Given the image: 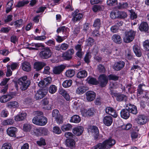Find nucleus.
I'll use <instances>...</instances> for the list:
<instances>
[{
  "label": "nucleus",
  "instance_id": "e433bc0d",
  "mask_svg": "<svg viewBox=\"0 0 149 149\" xmlns=\"http://www.w3.org/2000/svg\"><path fill=\"white\" fill-rule=\"evenodd\" d=\"M59 93L60 94L64 97L68 101L70 100V96L66 91L62 89L60 90Z\"/></svg>",
  "mask_w": 149,
  "mask_h": 149
},
{
  "label": "nucleus",
  "instance_id": "4be33fe9",
  "mask_svg": "<svg viewBox=\"0 0 149 149\" xmlns=\"http://www.w3.org/2000/svg\"><path fill=\"white\" fill-rule=\"evenodd\" d=\"M104 124L107 126H110L113 122V118L110 116H107L103 119Z\"/></svg>",
  "mask_w": 149,
  "mask_h": 149
},
{
  "label": "nucleus",
  "instance_id": "4d7b16f0",
  "mask_svg": "<svg viewBox=\"0 0 149 149\" xmlns=\"http://www.w3.org/2000/svg\"><path fill=\"white\" fill-rule=\"evenodd\" d=\"M32 128V126L30 124H25L23 126V130L25 132H29Z\"/></svg>",
  "mask_w": 149,
  "mask_h": 149
},
{
  "label": "nucleus",
  "instance_id": "f3484780",
  "mask_svg": "<svg viewBox=\"0 0 149 149\" xmlns=\"http://www.w3.org/2000/svg\"><path fill=\"white\" fill-rule=\"evenodd\" d=\"M69 29L68 27H66L65 26H62L59 27L57 30V32L58 33L62 31L63 33L65 35L64 36V37L65 38H67L69 34Z\"/></svg>",
  "mask_w": 149,
  "mask_h": 149
},
{
  "label": "nucleus",
  "instance_id": "09e8293b",
  "mask_svg": "<svg viewBox=\"0 0 149 149\" xmlns=\"http://www.w3.org/2000/svg\"><path fill=\"white\" fill-rule=\"evenodd\" d=\"M87 80L89 83L93 85H97L98 84V81L96 79L91 77H88Z\"/></svg>",
  "mask_w": 149,
  "mask_h": 149
},
{
  "label": "nucleus",
  "instance_id": "4468645a",
  "mask_svg": "<svg viewBox=\"0 0 149 149\" xmlns=\"http://www.w3.org/2000/svg\"><path fill=\"white\" fill-rule=\"evenodd\" d=\"M125 63L122 61L115 62L113 66V68L116 71L121 70L125 66Z\"/></svg>",
  "mask_w": 149,
  "mask_h": 149
},
{
  "label": "nucleus",
  "instance_id": "3c124183",
  "mask_svg": "<svg viewBox=\"0 0 149 149\" xmlns=\"http://www.w3.org/2000/svg\"><path fill=\"white\" fill-rule=\"evenodd\" d=\"M126 88L127 89L128 92L131 93H133L135 91V87L132 86L130 84L126 85Z\"/></svg>",
  "mask_w": 149,
  "mask_h": 149
},
{
  "label": "nucleus",
  "instance_id": "b1692460",
  "mask_svg": "<svg viewBox=\"0 0 149 149\" xmlns=\"http://www.w3.org/2000/svg\"><path fill=\"white\" fill-rule=\"evenodd\" d=\"M130 112L126 109H122L120 112L121 117L125 119H128L130 116Z\"/></svg>",
  "mask_w": 149,
  "mask_h": 149
},
{
  "label": "nucleus",
  "instance_id": "dca6fc26",
  "mask_svg": "<svg viewBox=\"0 0 149 149\" xmlns=\"http://www.w3.org/2000/svg\"><path fill=\"white\" fill-rule=\"evenodd\" d=\"M104 142V143L105 144V148L106 149L110 148L116 143L115 140L111 138H110Z\"/></svg>",
  "mask_w": 149,
  "mask_h": 149
},
{
  "label": "nucleus",
  "instance_id": "bf43d9fd",
  "mask_svg": "<svg viewBox=\"0 0 149 149\" xmlns=\"http://www.w3.org/2000/svg\"><path fill=\"white\" fill-rule=\"evenodd\" d=\"M64 136L67 139H72L74 138L75 136L74 135L72 132H65Z\"/></svg>",
  "mask_w": 149,
  "mask_h": 149
},
{
  "label": "nucleus",
  "instance_id": "13d9d810",
  "mask_svg": "<svg viewBox=\"0 0 149 149\" xmlns=\"http://www.w3.org/2000/svg\"><path fill=\"white\" fill-rule=\"evenodd\" d=\"M110 17L112 19H115L116 18H118V11L111 12L110 14Z\"/></svg>",
  "mask_w": 149,
  "mask_h": 149
},
{
  "label": "nucleus",
  "instance_id": "1a4fd4ad",
  "mask_svg": "<svg viewBox=\"0 0 149 149\" xmlns=\"http://www.w3.org/2000/svg\"><path fill=\"white\" fill-rule=\"evenodd\" d=\"M74 53V50L72 49H69L62 54V57L65 60H69L72 58V55Z\"/></svg>",
  "mask_w": 149,
  "mask_h": 149
},
{
  "label": "nucleus",
  "instance_id": "2eb2a0df",
  "mask_svg": "<svg viewBox=\"0 0 149 149\" xmlns=\"http://www.w3.org/2000/svg\"><path fill=\"white\" fill-rule=\"evenodd\" d=\"M46 65V63L43 62H36L34 63L33 68L36 71H39L41 70Z\"/></svg>",
  "mask_w": 149,
  "mask_h": 149
},
{
  "label": "nucleus",
  "instance_id": "052dcab7",
  "mask_svg": "<svg viewBox=\"0 0 149 149\" xmlns=\"http://www.w3.org/2000/svg\"><path fill=\"white\" fill-rule=\"evenodd\" d=\"M97 69L98 71L101 73H104L105 71L104 67L102 64H99L97 66Z\"/></svg>",
  "mask_w": 149,
  "mask_h": 149
},
{
  "label": "nucleus",
  "instance_id": "a211bd4d",
  "mask_svg": "<svg viewBox=\"0 0 149 149\" xmlns=\"http://www.w3.org/2000/svg\"><path fill=\"white\" fill-rule=\"evenodd\" d=\"M86 98L88 101H93L95 98L96 93L93 91H88L86 93Z\"/></svg>",
  "mask_w": 149,
  "mask_h": 149
},
{
  "label": "nucleus",
  "instance_id": "ddd939ff",
  "mask_svg": "<svg viewBox=\"0 0 149 149\" xmlns=\"http://www.w3.org/2000/svg\"><path fill=\"white\" fill-rule=\"evenodd\" d=\"M83 131L84 128L81 126L76 127L73 128L72 130V132L74 135L77 136L81 135Z\"/></svg>",
  "mask_w": 149,
  "mask_h": 149
},
{
  "label": "nucleus",
  "instance_id": "473e14b6",
  "mask_svg": "<svg viewBox=\"0 0 149 149\" xmlns=\"http://www.w3.org/2000/svg\"><path fill=\"white\" fill-rule=\"evenodd\" d=\"M65 142V145L71 148L73 147L75 145V142L72 139H67Z\"/></svg>",
  "mask_w": 149,
  "mask_h": 149
},
{
  "label": "nucleus",
  "instance_id": "a19ab883",
  "mask_svg": "<svg viewBox=\"0 0 149 149\" xmlns=\"http://www.w3.org/2000/svg\"><path fill=\"white\" fill-rule=\"evenodd\" d=\"M72 83V81L70 79L64 81L62 83V86L64 88H66L70 87Z\"/></svg>",
  "mask_w": 149,
  "mask_h": 149
},
{
  "label": "nucleus",
  "instance_id": "680f3d73",
  "mask_svg": "<svg viewBox=\"0 0 149 149\" xmlns=\"http://www.w3.org/2000/svg\"><path fill=\"white\" fill-rule=\"evenodd\" d=\"M143 46L145 50L149 51V40L144 41L143 43Z\"/></svg>",
  "mask_w": 149,
  "mask_h": 149
},
{
  "label": "nucleus",
  "instance_id": "f8f14e48",
  "mask_svg": "<svg viewBox=\"0 0 149 149\" xmlns=\"http://www.w3.org/2000/svg\"><path fill=\"white\" fill-rule=\"evenodd\" d=\"M135 120L138 124L143 125L147 122V118L144 115H139L135 119Z\"/></svg>",
  "mask_w": 149,
  "mask_h": 149
},
{
  "label": "nucleus",
  "instance_id": "0e129e2a",
  "mask_svg": "<svg viewBox=\"0 0 149 149\" xmlns=\"http://www.w3.org/2000/svg\"><path fill=\"white\" fill-rule=\"evenodd\" d=\"M7 101L10 100L13 98L15 96V93L11 92L10 93L6 95Z\"/></svg>",
  "mask_w": 149,
  "mask_h": 149
},
{
  "label": "nucleus",
  "instance_id": "cd10ccee",
  "mask_svg": "<svg viewBox=\"0 0 149 149\" xmlns=\"http://www.w3.org/2000/svg\"><path fill=\"white\" fill-rule=\"evenodd\" d=\"M139 28L140 31H146L148 29V24L146 22H142L139 26Z\"/></svg>",
  "mask_w": 149,
  "mask_h": 149
},
{
  "label": "nucleus",
  "instance_id": "4c0bfd02",
  "mask_svg": "<svg viewBox=\"0 0 149 149\" xmlns=\"http://www.w3.org/2000/svg\"><path fill=\"white\" fill-rule=\"evenodd\" d=\"M42 102L43 105L44 107H43L44 109L47 110H50L51 109V107L50 106H47L49 103V100L47 99L44 98L42 100Z\"/></svg>",
  "mask_w": 149,
  "mask_h": 149
},
{
  "label": "nucleus",
  "instance_id": "423d86ee",
  "mask_svg": "<svg viewBox=\"0 0 149 149\" xmlns=\"http://www.w3.org/2000/svg\"><path fill=\"white\" fill-rule=\"evenodd\" d=\"M79 10L76 9L72 13V21L74 22L79 21L82 18L83 15L82 13H79Z\"/></svg>",
  "mask_w": 149,
  "mask_h": 149
},
{
  "label": "nucleus",
  "instance_id": "6e6d98bb",
  "mask_svg": "<svg viewBox=\"0 0 149 149\" xmlns=\"http://www.w3.org/2000/svg\"><path fill=\"white\" fill-rule=\"evenodd\" d=\"M14 123V120L13 119H8L4 120L3 124L4 125H12Z\"/></svg>",
  "mask_w": 149,
  "mask_h": 149
},
{
  "label": "nucleus",
  "instance_id": "2f4dec72",
  "mask_svg": "<svg viewBox=\"0 0 149 149\" xmlns=\"http://www.w3.org/2000/svg\"><path fill=\"white\" fill-rule=\"evenodd\" d=\"M116 100L118 102L126 101L127 99V97L123 94H117L116 95Z\"/></svg>",
  "mask_w": 149,
  "mask_h": 149
},
{
  "label": "nucleus",
  "instance_id": "338daca9",
  "mask_svg": "<svg viewBox=\"0 0 149 149\" xmlns=\"http://www.w3.org/2000/svg\"><path fill=\"white\" fill-rule=\"evenodd\" d=\"M128 6V4L127 2L119 3L118 6V8L120 9L127 8Z\"/></svg>",
  "mask_w": 149,
  "mask_h": 149
},
{
  "label": "nucleus",
  "instance_id": "f03ea898",
  "mask_svg": "<svg viewBox=\"0 0 149 149\" xmlns=\"http://www.w3.org/2000/svg\"><path fill=\"white\" fill-rule=\"evenodd\" d=\"M52 53L50 48L45 47L42 48L39 53V56L42 59H47L50 58L52 55Z\"/></svg>",
  "mask_w": 149,
  "mask_h": 149
},
{
  "label": "nucleus",
  "instance_id": "393cba45",
  "mask_svg": "<svg viewBox=\"0 0 149 149\" xmlns=\"http://www.w3.org/2000/svg\"><path fill=\"white\" fill-rule=\"evenodd\" d=\"M22 69L24 71L29 72L31 70V67L30 63L27 62H24L22 63Z\"/></svg>",
  "mask_w": 149,
  "mask_h": 149
},
{
  "label": "nucleus",
  "instance_id": "c9c22d12",
  "mask_svg": "<svg viewBox=\"0 0 149 149\" xmlns=\"http://www.w3.org/2000/svg\"><path fill=\"white\" fill-rule=\"evenodd\" d=\"M101 25V20L99 19H96L94 21L93 24V27L95 28L96 29H100Z\"/></svg>",
  "mask_w": 149,
  "mask_h": 149
},
{
  "label": "nucleus",
  "instance_id": "49530a36",
  "mask_svg": "<svg viewBox=\"0 0 149 149\" xmlns=\"http://www.w3.org/2000/svg\"><path fill=\"white\" fill-rule=\"evenodd\" d=\"M91 57V53L90 52H88L85 54L84 58V60L85 63L88 64L90 63V59Z\"/></svg>",
  "mask_w": 149,
  "mask_h": 149
},
{
  "label": "nucleus",
  "instance_id": "c03bdc74",
  "mask_svg": "<svg viewBox=\"0 0 149 149\" xmlns=\"http://www.w3.org/2000/svg\"><path fill=\"white\" fill-rule=\"evenodd\" d=\"M31 134L37 136L40 135V127L38 128L36 127H33L31 130Z\"/></svg>",
  "mask_w": 149,
  "mask_h": 149
},
{
  "label": "nucleus",
  "instance_id": "37998d69",
  "mask_svg": "<svg viewBox=\"0 0 149 149\" xmlns=\"http://www.w3.org/2000/svg\"><path fill=\"white\" fill-rule=\"evenodd\" d=\"M40 135H47L49 134L47 129L44 127H40Z\"/></svg>",
  "mask_w": 149,
  "mask_h": 149
},
{
  "label": "nucleus",
  "instance_id": "e2e57ef3",
  "mask_svg": "<svg viewBox=\"0 0 149 149\" xmlns=\"http://www.w3.org/2000/svg\"><path fill=\"white\" fill-rule=\"evenodd\" d=\"M108 77L109 80L115 81L118 80L119 79V77L118 76L113 74L109 75Z\"/></svg>",
  "mask_w": 149,
  "mask_h": 149
},
{
  "label": "nucleus",
  "instance_id": "0eeeda50",
  "mask_svg": "<svg viewBox=\"0 0 149 149\" xmlns=\"http://www.w3.org/2000/svg\"><path fill=\"white\" fill-rule=\"evenodd\" d=\"M83 46L81 44H78L74 46V49L77 51L75 55L77 57L81 58H82L84 53L82 51Z\"/></svg>",
  "mask_w": 149,
  "mask_h": 149
},
{
  "label": "nucleus",
  "instance_id": "5701e85b",
  "mask_svg": "<svg viewBox=\"0 0 149 149\" xmlns=\"http://www.w3.org/2000/svg\"><path fill=\"white\" fill-rule=\"evenodd\" d=\"M88 89V88L84 86H81L78 87L76 89V93L79 95H81L85 92Z\"/></svg>",
  "mask_w": 149,
  "mask_h": 149
},
{
  "label": "nucleus",
  "instance_id": "c756f323",
  "mask_svg": "<svg viewBox=\"0 0 149 149\" xmlns=\"http://www.w3.org/2000/svg\"><path fill=\"white\" fill-rule=\"evenodd\" d=\"M91 131L94 133V138L95 139H97L98 138L99 131L98 127L96 126H93L91 127Z\"/></svg>",
  "mask_w": 149,
  "mask_h": 149
},
{
  "label": "nucleus",
  "instance_id": "864d4df0",
  "mask_svg": "<svg viewBox=\"0 0 149 149\" xmlns=\"http://www.w3.org/2000/svg\"><path fill=\"white\" fill-rule=\"evenodd\" d=\"M48 90L50 93L53 94L56 91L57 88L55 85H52L49 87Z\"/></svg>",
  "mask_w": 149,
  "mask_h": 149
},
{
  "label": "nucleus",
  "instance_id": "6e6552de",
  "mask_svg": "<svg viewBox=\"0 0 149 149\" xmlns=\"http://www.w3.org/2000/svg\"><path fill=\"white\" fill-rule=\"evenodd\" d=\"M108 78L104 74L100 75L99 77V82L102 87L106 86L108 82Z\"/></svg>",
  "mask_w": 149,
  "mask_h": 149
},
{
  "label": "nucleus",
  "instance_id": "603ef678",
  "mask_svg": "<svg viewBox=\"0 0 149 149\" xmlns=\"http://www.w3.org/2000/svg\"><path fill=\"white\" fill-rule=\"evenodd\" d=\"M75 74V71L73 70L70 69L66 71L65 72L66 76L68 77H71L73 76Z\"/></svg>",
  "mask_w": 149,
  "mask_h": 149
},
{
  "label": "nucleus",
  "instance_id": "7c9ffc66",
  "mask_svg": "<svg viewBox=\"0 0 149 149\" xmlns=\"http://www.w3.org/2000/svg\"><path fill=\"white\" fill-rule=\"evenodd\" d=\"M25 113H22L17 115L15 117V120L16 121H22L25 119L26 116Z\"/></svg>",
  "mask_w": 149,
  "mask_h": 149
},
{
  "label": "nucleus",
  "instance_id": "72a5a7b5",
  "mask_svg": "<svg viewBox=\"0 0 149 149\" xmlns=\"http://www.w3.org/2000/svg\"><path fill=\"white\" fill-rule=\"evenodd\" d=\"M87 75V72L85 70H80L77 74V77L79 78H83L86 77Z\"/></svg>",
  "mask_w": 149,
  "mask_h": 149
},
{
  "label": "nucleus",
  "instance_id": "aec40b11",
  "mask_svg": "<svg viewBox=\"0 0 149 149\" xmlns=\"http://www.w3.org/2000/svg\"><path fill=\"white\" fill-rule=\"evenodd\" d=\"M17 129L15 127H11L8 128L7 130L8 134L12 137H16V133Z\"/></svg>",
  "mask_w": 149,
  "mask_h": 149
},
{
  "label": "nucleus",
  "instance_id": "c85d7f7f",
  "mask_svg": "<svg viewBox=\"0 0 149 149\" xmlns=\"http://www.w3.org/2000/svg\"><path fill=\"white\" fill-rule=\"evenodd\" d=\"M81 120L80 117L78 115H75L71 117L70 121L71 123H78L80 122Z\"/></svg>",
  "mask_w": 149,
  "mask_h": 149
},
{
  "label": "nucleus",
  "instance_id": "6ab92c4d",
  "mask_svg": "<svg viewBox=\"0 0 149 149\" xmlns=\"http://www.w3.org/2000/svg\"><path fill=\"white\" fill-rule=\"evenodd\" d=\"M125 109L133 114H136L137 113V108L134 105H132L130 104H128L126 106Z\"/></svg>",
  "mask_w": 149,
  "mask_h": 149
},
{
  "label": "nucleus",
  "instance_id": "412c9836",
  "mask_svg": "<svg viewBox=\"0 0 149 149\" xmlns=\"http://www.w3.org/2000/svg\"><path fill=\"white\" fill-rule=\"evenodd\" d=\"M105 112L111 115L114 118H116L118 116L116 111L112 107H107L105 109Z\"/></svg>",
  "mask_w": 149,
  "mask_h": 149
},
{
  "label": "nucleus",
  "instance_id": "9d476101",
  "mask_svg": "<svg viewBox=\"0 0 149 149\" xmlns=\"http://www.w3.org/2000/svg\"><path fill=\"white\" fill-rule=\"evenodd\" d=\"M47 91L45 89H41L37 91L35 96V98L37 100H40L43 98L47 94Z\"/></svg>",
  "mask_w": 149,
  "mask_h": 149
},
{
  "label": "nucleus",
  "instance_id": "bb28decb",
  "mask_svg": "<svg viewBox=\"0 0 149 149\" xmlns=\"http://www.w3.org/2000/svg\"><path fill=\"white\" fill-rule=\"evenodd\" d=\"M113 41L117 44H120L121 43L122 40L120 36L117 34L113 35L111 37Z\"/></svg>",
  "mask_w": 149,
  "mask_h": 149
},
{
  "label": "nucleus",
  "instance_id": "de8ad7c7",
  "mask_svg": "<svg viewBox=\"0 0 149 149\" xmlns=\"http://www.w3.org/2000/svg\"><path fill=\"white\" fill-rule=\"evenodd\" d=\"M72 127L71 124L68 123L63 125L61 127V129L63 131H69L71 129Z\"/></svg>",
  "mask_w": 149,
  "mask_h": 149
},
{
  "label": "nucleus",
  "instance_id": "79ce46f5",
  "mask_svg": "<svg viewBox=\"0 0 149 149\" xmlns=\"http://www.w3.org/2000/svg\"><path fill=\"white\" fill-rule=\"evenodd\" d=\"M133 50L134 52L136 55L138 57H140L141 55V52L139 48L137 46H134L133 47Z\"/></svg>",
  "mask_w": 149,
  "mask_h": 149
},
{
  "label": "nucleus",
  "instance_id": "58836bf2",
  "mask_svg": "<svg viewBox=\"0 0 149 149\" xmlns=\"http://www.w3.org/2000/svg\"><path fill=\"white\" fill-rule=\"evenodd\" d=\"M13 3L14 2L13 0H10L7 3L6 10V12L7 13H8L12 10V6H13Z\"/></svg>",
  "mask_w": 149,
  "mask_h": 149
},
{
  "label": "nucleus",
  "instance_id": "ea45409f",
  "mask_svg": "<svg viewBox=\"0 0 149 149\" xmlns=\"http://www.w3.org/2000/svg\"><path fill=\"white\" fill-rule=\"evenodd\" d=\"M34 45V47H29V48L30 50H38V48H39L42 47L44 48L45 47L44 45L42 43H35V44Z\"/></svg>",
  "mask_w": 149,
  "mask_h": 149
},
{
  "label": "nucleus",
  "instance_id": "69168bd1",
  "mask_svg": "<svg viewBox=\"0 0 149 149\" xmlns=\"http://www.w3.org/2000/svg\"><path fill=\"white\" fill-rule=\"evenodd\" d=\"M53 132L56 134H60L61 133V130L58 126H54L53 127Z\"/></svg>",
  "mask_w": 149,
  "mask_h": 149
},
{
  "label": "nucleus",
  "instance_id": "5fc2aeb1",
  "mask_svg": "<svg viewBox=\"0 0 149 149\" xmlns=\"http://www.w3.org/2000/svg\"><path fill=\"white\" fill-rule=\"evenodd\" d=\"M118 18L123 19L127 17V14L126 12L123 11H118Z\"/></svg>",
  "mask_w": 149,
  "mask_h": 149
},
{
  "label": "nucleus",
  "instance_id": "a878e982",
  "mask_svg": "<svg viewBox=\"0 0 149 149\" xmlns=\"http://www.w3.org/2000/svg\"><path fill=\"white\" fill-rule=\"evenodd\" d=\"M19 106V103L17 101H13L8 102L7 104V107L11 109L17 108Z\"/></svg>",
  "mask_w": 149,
  "mask_h": 149
},
{
  "label": "nucleus",
  "instance_id": "a18cd8bd",
  "mask_svg": "<svg viewBox=\"0 0 149 149\" xmlns=\"http://www.w3.org/2000/svg\"><path fill=\"white\" fill-rule=\"evenodd\" d=\"M23 23V20L22 19L17 20L14 22V26L16 28H19L22 26Z\"/></svg>",
  "mask_w": 149,
  "mask_h": 149
},
{
  "label": "nucleus",
  "instance_id": "9b49d317",
  "mask_svg": "<svg viewBox=\"0 0 149 149\" xmlns=\"http://www.w3.org/2000/svg\"><path fill=\"white\" fill-rule=\"evenodd\" d=\"M65 68V65L62 64L56 66L53 68L52 72L54 74L58 75L62 72Z\"/></svg>",
  "mask_w": 149,
  "mask_h": 149
},
{
  "label": "nucleus",
  "instance_id": "f257e3e1",
  "mask_svg": "<svg viewBox=\"0 0 149 149\" xmlns=\"http://www.w3.org/2000/svg\"><path fill=\"white\" fill-rule=\"evenodd\" d=\"M27 79V77L25 76L20 77L17 80V83L20 86V89L22 91L26 90L31 84V81Z\"/></svg>",
  "mask_w": 149,
  "mask_h": 149
},
{
  "label": "nucleus",
  "instance_id": "7ed1b4c3",
  "mask_svg": "<svg viewBox=\"0 0 149 149\" xmlns=\"http://www.w3.org/2000/svg\"><path fill=\"white\" fill-rule=\"evenodd\" d=\"M136 32L131 30L127 31L124 33L123 40L126 43H128L132 42L134 39Z\"/></svg>",
  "mask_w": 149,
  "mask_h": 149
},
{
  "label": "nucleus",
  "instance_id": "f704fd0d",
  "mask_svg": "<svg viewBox=\"0 0 149 149\" xmlns=\"http://www.w3.org/2000/svg\"><path fill=\"white\" fill-rule=\"evenodd\" d=\"M81 113L82 115L84 116H91L93 115V112L91 109H89L88 110L86 109H84L81 111Z\"/></svg>",
  "mask_w": 149,
  "mask_h": 149
},
{
  "label": "nucleus",
  "instance_id": "8fccbe9b",
  "mask_svg": "<svg viewBox=\"0 0 149 149\" xmlns=\"http://www.w3.org/2000/svg\"><path fill=\"white\" fill-rule=\"evenodd\" d=\"M36 143L40 146H45L46 144L45 139L42 138H41L39 140L37 141Z\"/></svg>",
  "mask_w": 149,
  "mask_h": 149
},
{
  "label": "nucleus",
  "instance_id": "39448f33",
  "mask_svg": "<svg viewBox=\"0 0 149 149\" xmlns=\"http://www.w3.org/2000/svg\"><path fill=\"white\" fill-rule=\"evenodd\" d=\"M52 114V117L55 119V120L57 123L61 124L63 122V117L60 114L58 110H53Z\"/></svg>",
  "mask_w": 149,
  "mask_h": 149
},
{
  "label": "nucleus",
  "instance_id": "774afa93",
  "mask_svg": "<svg viewBox=\"0 0 149 149\" xmlns=\"http://www.w3.org/2000/svg\"><path fill=\"white\" fill-rule=\"evenodd\" d=\"M1 149H12V148L10 144L5 143L3 145Z\"/></svg>",
  "mask_w": 149,
  "mask_h": 149
},
{
  "label": "nucleus",
  "instance_id": "20e7f679",
  "mask_svg": "<svg viewBox=\"0 0 149 149\" xmlns=\"http://www.w3.org/2000/svg\"><path fill=\"white\" fill-rule=\"evenodd\" d=\"M33 123L36 125L43 126L47 123V118L45 117H34L32 120Z\"/></svg>",
  "mask_w": 149,
  "mask_h": 149
}]
</instances>
